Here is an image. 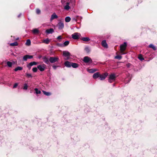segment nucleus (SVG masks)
I'll list each match as a JSON object with an SVG mask.
<instances>
[{
    "instance_id": "nucleus-8",
    "label": "nucleus",
    "mask_w": 157,
    "mask_h": 157,
    "mask_svg": "<svg viewBox=\"0 0 157 157\" xmlns=\"http://www.w3.org/2000/svg\"><path fill=\"white\" fill-rule=\"evenodd\" d=\"M58 27L59 29H62L64 28V24L61 21H60L58 24Z\"/></svg>"
},
{
    "instance_id": "nucleus-2",
    "label": "nucleus",
    "mask_w": 157,
    "mask_h": 157,
    "mask_svg": "<svg viewBox=\"0 0 157 157\" xmlns=\"http://www.w3.org/2000/svg\"><path fill=\"white\" fill-rule=\"evenodd\" d=\"M59 59L58 57H50L49 58V61L52 63L57 62Z\"/></svg>"
},
{
    "instance_id": "nucleus-18",
    "label": "nucleus",
    "mask_w": 157,
    "mask_h": 157,
    "mask_svg": "<svg viewBox=\"0 0 157 157\" xmlns=\"http://www.w3.org/2000/svg\"><path fill=\"white\" fill-rule=\"evenodd\" d=\"M50 41V40L48 38H47L46 39L42 41V42L45 43L46 44H48L49 43Z\"/></svg>"
},
{
    "instance_id": "nucleus-4",
    "label": "nucleus",
    "mask_w": 157,
    "mask_h": 157,
    "mask_svg": "<svg viewBox=\"0 0 157 157\" xmlns=\"http://www.w3.org/2000/svg\"><path fill=\"white\" fill-rule=\"evenodd\" d=\"M108 75L107 73H104L102 74H100L99 78L101 80H104Z\"/></svg>"
},
{
    "instance_id": "nucleus-17",
    "label": "nucleus",
    "mask_w": 157,
    "mask_h": 157,
    "mask_svg": "<svg viewBox=\"0 0 157 157\" xmlns=\"http://www.w3.org/2000/svg\"><path fill=\"white\" fill-rule=\"evenodd\" d=\"M97 71V69H91L88 70V71L90 73H93Z\"/></svg>"
},
{
    "instance_id": "nucleus-34",
    "label": "nucleus",
    "mask_w": 157,
    "mask_h": 157,
    "mask_svg": "<svg viewBox=\"0 0 157 157\" xmlns=\"http://www.w3.org/2000/svg\"><path fill=\"white\" fill-rule=\"evenodd\" d=\"M26 76L28 78H32V76L31 74L28 73H26Z\"/></svg>"
},
{
    "instance_id": "nucleus-39",
    "label": "nucleus",
    "mask_w": 157,
    "mask_h": 157,
    "mask_svg": "<svg viewBox=\"0 0 157 157\" xmlns=\"http://www.w3.org/2000/svg\"><path fill=\"white\" fill-rule=\"evenodd\" d=\"M36 13L37 14H39L40 13V10L39 9H37L36 10Z\"/></svg>"
},
{
    "instance_id": "nucleus-29",
    "label": "nucleus",
    "mask_w": 157,
    "mask_h": 157,
    "mask_svg": "<svg viewBox=\"0 0 157 157\" xmlns=\"http://www.w3.org/2000/svg\"><path fill=\"white\" fill-rule=\"evenodd\" d=\"M85 50L87 53H89L90 52V49L89 47H86L85 48Z\"/></svg>"
},
{
    "instance_id": "nucleus-32",
    "label": "nucleus",
    "mask_w": 157,
    "mask_h": 157,
    "mask_svg": "<svg viewBox=\"0 0 157 157\" xmlns=\"http://www.w3.org/2000/svg\"><path fill=\"white\" fill-rule=\"evenodd\" d=\"M32 32L34 34L37 33H38L39 32L38 30L36 29H33L32 30Z\"/></svg>"
},
{
    "instance_id": "nucleus-46",
    "label": "nucleus",
    "mask_w": 157,
    "mask_h": 157,
    "mask_svg": "<svg viewBox=\"0 0 157 157\" xmlns=\"http://www.w3.org/2000/svg\"><path fill=\"white\" fill-rule=\"evenodd\" d=\"M114 80H112V79H110L109 78V79H108V81L110 83H111Z\"/></svg>"
},
{
    "instance_id": "nucleus-10",
    "label": "nucleus",
    "mask_w": 157,
    "mask_h": 157,
    "mask_svg": "<svg viewBox=\"0 0 157 157\" xmlns=\"http://www.w3.org/2000/svg\"><path fill=\"white\" fill-rule=\"evenodd\" d=\"M58 18V16L56 13H54L51 15L50 20L51 21L55 19H57Z\"/></svg>"
},
{
    "instance_id": "nucleus-37",
    "label": "nucleus",
    "mask_w": 157,
    "mask_h": 157,
    "mask_svg": "<svg viewBox=\"0 0 157 157\" xmlns=\"http://www.w3.org/2000/svg\"><path fill=\"white\" fill-rule=\"evenodd\" d=\"M28 89V85L27 84L25 83L24 84V87H23V89L24 90H26Z\"/></svg>"
},
{
    "instance_id": "nucleus-25",
    "label": "nucleus",
    "mask_w": 157,
    "mask_h": 157,
    "mask_svg": "<svg viewBox=\"0 0 157 157\" xmlns=\"http://www.w3.org/2000/svg\"><path fill=\"white\" fill-rule=\"evenodd\" d=\"M44 94L47 96H50L51 95V94L50 92H47L44 91H42Z\"/></svg>"
},
{
    "instance_id": "nucleus-9",
    "label": "nucleus",
    "mask_w": 157,
    "mask_h": 157,
    "mask_svg": "<svg viewBox=\"0 0 157 157\" xmlns=\"http://www.w3.org/2000/svg\"><path fill=\"white\" fill-rule=\"evenodd\" d=\"M83 61L86 63H88L90 61L91 62L92 61L91 59L88 56H85L83 58Z\"/></svg>"
},
{
    "instance_id": "nucleus-27",
    "label": "nucleus",
    "mask_w": 157,
    "mask_h": 157,
    "mask_svg": "<svg viewBox=\"0 0 157 157\" xmlns=\"http://www.w3.org/2000/svg\"><path fill=\"white\" fill-rule=\"evenodd\" d=\"M33 65V64H32V63L31 62L29 63L27 65V67L29 68V70H30L31 68V67Z\"/></svg>"
},
{
    "instance_id": "nucleus-21",
    "label": "nucleus",
    "mask_w": 157,
    "mask_h": 157,
    "mask_svg": "<svg viewBox=\"0 0 157 157\" xmlns=\"http://www.w3.org/2000/svg\"><path fill=\"white\" fill-rule=\"evenodd\" d=\"M71 18L69 16L66 17L65 19V21L66 22H70L71 21Z\"/></svg>"
},
{
    "instance_id": "nucleus-7",
    "label": "nucleus",
    "mask_w": 157,
    "mask_h": 157,
    "mask_svg": "<svg viewBox=\"0 0 157 157\" xmlns=\"http://www.w3.org/2000/svg\"><path fill=\"white\" fill-rule=\"evenodd\" d=\"M42 59L44 62L46 64H49L50 61H49V59H48V58L47 56H45L43 57L42 58Z\"/></svg>"
},
{
    "instance_id": "nucleus-31",
    "label": "nucleus",
    "mask_w": 157,
    "mask_h": 157,
    "mask_svg": "<svg viewBox=\"0 0 157 157\" xmlns=\"http://www.w3.org/2000/svg\"><path fill=\"white\" fill-rule=\"evenodd\" d=\"M34 90L35 91V92L36 94H40L41 93L40 91L38 90V89L37 88H35L34 89Z\"/></svg>"
},
{
    "instance_id": "nucleus-50",
    "label": "nucleus",
    "mask_w": 157,
    "mask_h": 157,
    "mask_svg": "<svg viewBox=\"0 0 157 157\" xmlns=\"http://www.w3.org/2000/svg\"><path fill=\"white\" fill-rule=\"evenodd\" d=\"M73 20H75V21H77L76 20V19H75V18H73Z\"/></svg>"
},
{
    "instance_id": "nucleus-24",
    "label": "nucleus",
    "mask_w": 157,
    "mask_h": 157,
    "mask_svg": "<svg viewBox=\"0 0 157 157\" xmlns=\"http://www.w3.org/2000/svg\"><path fill=\"white\" fill-rule=\"evenodd\" d=\"M22 69V68L20 67H17L14 69V71H17L19 70H21Z\"/></svg>"
},
{
    "instance_id": "nucleus-26",
    "label": "nucleus",
    "mask_w": 157,
    "mask_h": 157,
    "mask_svg": "<svg viewBox=\"0 0 157 157\" xmlns=\"http://www.w3.org/2000/svg\"><path fill=\"white\" fill-rule=\"evenodd\" d=\"M149 48H152L154 50H155L156 49L155 47L152 44H150L149 45Z\"/></svg>"
},
{
    "instance_id": "nucleus-16",
    "label": "nucleus",
    "mask_w": 157,
    "mask_h": 157,
    "mask_svg": "<svg viewBox=\"0 0 157 157\" xmlns=\"http://www.w3.org/2000/svg\"><path fill=\"white\" fill-rule=\"evenodd\" d=\"M69 3L68 2H67L66 3V5L64 6V9L65 10H68L70 9V7L69 6Z\"/></svg>"
},
{
    "instance_id": "nucleus-38",
    "label": "nucleus",
    "mask_w": 157,
    "mask_h": 157,
    "mask_svg": "<svg viewBox=\"0 0 157 157\" xmlns=\"http://www.w3.org/2000/svg\"><path fill=\"white\" fill-rule=\"evenodd\" d=\"M32 70L34 72H36L37 71V68L36 67H33L32 69Z\"/></svg>"
},
{
    "instance_id": "nucleus-36",
    "label": "nucleus",
    "mask_w": 157,
    "mask_h": 157,
    "mask_svg": "<svg viewBox=\"0 0 157 157\" xmlns=\"http://www.w3.org/2000/svg\"><path fill=\"white\" fill-rule=\"evenodd\" d=\"M122 58L121 56L119 55L115 57V58L116 59H118L119 60L121 59Z\"/></svg>"
},
{
    "instance_id": "nucleus-13",
    "label": "nucleus",
    "mask_w": 157,
    "mask_h": 157,
    "mask_svg": "<svg viewBox=\"0 0 157 157\" xmlns=\"http://www.w3.org/2000/svg\"><path fill=\"white\" fill-rule=\"evenodd\" d=\"M71 63L68 61H66L65 62L64 65L66 67H71Z\"/></svg>"
},
{
    "instance_id": "nucleus-35",
    "label": "nucleus",
    "mask_w": 157,
    "mask_h": 157,
    "mask_svg": "<svg viewBox=\"0 0 157 157\" xmlns=\"http://www.w3.org/2000/svg\"><path fill=\"white\" fill-rule=\"evenodd\" d=\"M28 55H26L24 56L23 57V59L24 61H26L28 59Z\"/></svg>"
},
{
    "instance_id": "nucleus-14",
    "label": "nucleus",
    "mask_w": 157,
    "mask_h": 157,
    "mask_svg": "<svg viewBox=\"0 0 157 157\" xmlns=\"http://www.w3.org/2000/svg\"><path fill=\"white\" fill-rule=\"evenodd\" d=\"M109 78L112 79V80H115L116 78L115 75L114 74H111L109 77Z\"/></svg>"
},
{
    "instance_id": "nucleus-1",
    "label": "nucleus",
    "mask_w": 157,
    "mask_h": 157,
    "mask_svg": "<svg viewBox=\"0 0 157 157\" xmlns=\"http://www.w3.org/2000/svg\"><path fill=\"white\" fill-rule=\"evenodd\" d=\"M127 46V43L126 42H124L123 44H121L120 46V50L121 53L122 54H124L125 53L123 52L125 50L126 47Z\"/></svg>"
},
{
    "instance_id": "nucleus-28",
    "label": "nucleus",
    "mask_w": 157,
    "mask_h": 157,
    "mask_svg": "<svg viewBox=\"0 0 157 157\" xmlns=\"http://www.w3.org/2000/svg\"><path fill=\"white\" fill-rule=\"evenodd\" d=\"M25 44L29 46L31 44V41L29 39H28L25 43Z\"/></svg>"
},
{
    "instance_id": "nucleus-41",
    "label": "nucleus",
    "mask_w": 157,
    "mask_h": 157,
    "mask_svg": "<svg viewBox=\"0 0 157 157\" xmlns=\"http://www.w3.org/2000/svg\"><path fill=\"white\" fill-rule=\"evenodd\" d=\"M58 45L60 47H64V46L63 44H58Z\"/></svg>"
},
{
    "instance_id": "nucleus-23",
    "label": "nucleus",
    "mask_w": 157,
    "mask_h": 157,
    "mask_svg": "<svg viewBox=\"0 0 157 157\" xmlns=\"http://www.w3.org/2000/svg\"><path fill=\"white\" fill-rule=\"evenodd\" d=\"M18 45V44L17 41H15L13 43H10V45L11 46H16Z\"/></svg>"
},
{
    "instance_id": "nucleus-6",
    "label": "nucleus",
    "mask_w": 157,
    "mask_h": 157,
    "mask_svg": "<svg viewBox=\"0 0 157 157\" xmlns=\"http://www.w3.org/2000/svg\"><path fill=\"white\" fill-rule=\"evenodd\" d=\"M45 65L44 64H43L42 65H39L37 66V68L41 71H43L45 69Z\"/></svg>"
},
{
    "instance_id": "nucleus-40",
    "label": "nucleus",
    "mask_w": 157,
    "mask_h": 157,
    "mask_svg": "<svg viewBox=\"0 0 157 157\" xmlns=\"http://www.w3.org/2000/svg\"><path fill=\"white\" fill-rule=\"evenodd\" d=\"M31 63H32V64H33V65H36L37 64V63L34 61L31 62Z\"/></svg>"
},
{
    "instance_id": "nucleus-48",
    "label": "nucleus",
    "mask_w": 157,
    "mask_h": 157,
    "mask_svg": "<svg viewBox=\"0 0 157 157\" xmlns=\"http://www.w3.org/2000/svg\"><path fill=\"white\" fill-rule=\"evenodd\" d=\"M126 65L127 67H130L131 64H130L129 63H128L126 64Z\"/></svg>"
},
{
    "instance_id": "nucleus-22",
    "label": "nucleus",
    "mask_w": 157,
    "mask_h": 157,
    "mask_svg": "<svg viewBox=\"0 0 157 157\" xmlns=\"http://www.w3.org/2000/svg\"><path fill=\"white\" fill-rule=\"evenodd\" d=\"M138 58L141 61H143L144 60V59L143 57V56L142 55L140 54L138 56Z\"/></svg>"
},
{
    "instance_id": "nucleus-11",
    "label": "nucleus",
    "mask_w": 157,
    "mask_h": 157,
    "mask_svg": "<svg viewBox=\"0 0 157 157\" xmlns=\"http://www.w3.org/2000/svg\"><path fill=\"white\" fill-rule=\"evenodd\" d=\"M100 74V73L98 72L95 73L93 74V77L94 79H97L99 77Z\"/></svg>"
},
{
    "instance_id": "nucleus-3",
    "label": "nucleus",
    "mask_w": 157,
    "mask_h": 157,
    "mask_svg": "<svg viewBox=\"0 0 157 157\" xmlns=\"http://www.w3.org/2000/svg\"><path fill=\"white\" fill-rule=\"evenodd\" d=\"M63 55L64 57H67V58L65 59V60H67L69 58L70 56V53L67 51H63Z\"/></svg>"
},
{
    "instance_id": "nucleus-43",
    "label": "nucleus",
    "mask_w": 157,
    "mask_h": 157,
    "mask_svg": "<svg viewBox=\"0 0 157 157\" xmlns=\"http://www.w3.org/2000/svg\"><path fill=\"white\" fill-rule=\"evenodd\" d=\"M18 85V84L17 83H15L13 86V88H14L17 87V86Z\"/></svg>"
},
{
    "instance_id": "nucleus-49",
    "label": "nucleus",
    "mask_w": 157,
    "mask_h": 157,
    "mask_svg": "<svg viewBox=\"0 0 157 157\" xmlns=\"http://www.w3.org/2000/svg\"><path fill=\"white\" fill-rule=\"evenodd\" d=\"M21 13H20L19 15H18V17H20L21 16Z\"/></svg>"
},
{
    "instance_id": "nucleus-19",
    "label": "nucleus",
    "mask_w": 157,
    "mask_h": 157,
    "mask_svg": "<svg viewBox=\"0 0 157 157\" xmlns=\"http://www.w3.org/2000/svg\"><path fill=\"white\" fill-rule=\"evenodd\" d=\"M71 66L73 67L76 68L78 67V65L76 63H71Z\"/></svg>"
},
{
    "instance_id": "nucleus-20",
    "label": "nucleus",
    "mask_w": 157,
    "mask_h": 157,
    "mask_svg": "<svg viewBox=\"0 0 157 157\" xmlns=\"http://www.w3.org/2000/svg\"><path fill=\"white\" fill-rule=\"evenodd\" d=\"M82 40L84 41H88L90 40V39L88 37H85L82 38Z\"/></svg>"
},
{
    "instance_id": "nucleus-30",
    "label": "nucleus",
    "mask_w": 157,
    "mask_h": 157,
    "mask_svg": "<svg viewBox=\"0 0 157 157\" xmlns=\"http://www.w3.org/2000/svg\"><path fill=\"white\" fill-rule=\"evenodd\" d=\"M69 43V41H65L63 44L64 47L67 46Z\"/></svg>"
},
{
    "instance_id": "nucleus-42",
    "label": "nucleus",
    "mask_w": 157,
    "mask_h": 157,
    "mask_svg": "<svg viewBox=\"0 0 157 157\" xmlns=\"http://www.w3.org/2000/svg\"><path fill=\"white\" fill-rule=\"evenodd\" d=\"M66 1V0H61V2L63 4H64L65 2Z\"/></svg>"
},
{
    "instance_id": "nucleus-5",
    "label": "nucleus",
    "mask_w": 157,
    "mask_h": 157,
    "mask_svg": "<svg viewBox=\"0 0 157 157\" xmlns=\"http://www.w3.org/2000/svg\"><path fill=\"white\" fill-rule=\"evenodd\" d=\"M80 34L78 33H75L72 35V38L74 39H78L80 35Z\"/></svg>"
},
{
    "instance_id": "nucleus-51",
    "label": "nucleus",
    "mask_w": 157,
    "mask_h": 157,
    "mask_svg": "<svg viewBox=\"0 0 157 157\" xmlns=\"http://www.w3.org/2000/svg\"><path fill=\"white\" fill-rule=\"evenodd\" d=\"M41 57H42V56H39L38 57V58H41Z\"/></svg>"
},
{
    "instance_id": "nucleus-47",
    "label": "nucleus",
    "mask_w": 157,
    "mask_h": 157,
    "mask_svg": "<svg viewBox=\"0 0 157 157\" xmlns=\"http://www.w3.org/2000/svg\"><path fill=\"white\" fill-rule=\"evenodd\" d=\"M57 38L58 39H62V37L61 36H59L57 37Z\"/></svg>"
},
{
    "instance_id": "nucleus-12",
    "label": "nucleus",
    "mask_w": 157,
    "mask_h": 157,
    "mask_svg": "<svg viewBox=\"0 0 157 157\" xmlns=\"http://www.w3.org/2000/svg\"><path fill=\"white\" fill-rule=\"evenodd\" d=\"M54 32V30L52 28H50L49 29H47L46 30V33L47 34H52Z\"/></svg>"
},
{
    "instance_id": "nucleus-15",
    "label": "nucleus",
    "mask_w": 157,
    "mask_h": 157,
    "mask_svg": "<svg viewBox=\"0 0 157 157\" xmlns=\"http://www.w3.org/2000/svg\"><path fill=\"white\" fill-rule=\"evenodd\" d=\"M102 45L105 48H108V45L105 40H103L101 42Z\"/></svg>"
},
{
    "instance_id": "nucleus-45",
    "label": "nucleus",
    "mask_w": 157,
    "mask_h": 157,
    "mask_svg": "<svg viewBox=\"0 0 157 157\" xmlns=\"http://www.w3.org/2000/svg\"><path fill=\"white\" fill-rule=\"evenodd\" d=\"M28 59H31L33 58V56H30L28 55Z\"/></svg>"
},
{
    "instance_id": "nucleus-33",
    "label": "nucleus",
    "mask_w": 157,
    "mask_h": 157,
    "mask_svg": "<svg viewBox=\"0 0 157 157\" xmlns=\"http://www.w3.org/2000/svg\"><path fill=\"white\" fill-rule=\"evenodd\" d=\"M7 65L9 67H12V62H10V61H8L7 62Z\"/></svg>"
},
{
    "instance_id": "nucleus-44",
    "label": "nucleus",
    "mask_w": 157,
    "mask_h": 157,
    "mask_svg": "<svg viewBox=\"0 0 157 157\" xmlns=\"http://www.w3.org/2000/svg\"><path fill=\"white\" fill-rule=\"evenodd\" d=\"M58 67V66H55V65H53L52 66L54 70H56V69L57 67Z\"/></svg>"
}]
</instances>
